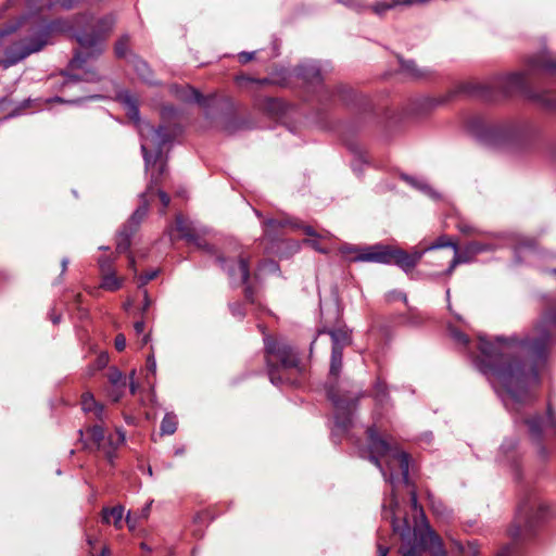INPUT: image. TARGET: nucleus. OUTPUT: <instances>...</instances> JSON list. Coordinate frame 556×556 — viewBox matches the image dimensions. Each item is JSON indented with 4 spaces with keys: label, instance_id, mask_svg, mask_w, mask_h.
Wrapping results in <instances>:
<instances>
[{
    "label": "nucleus",
    "instance_id": "61",
    "mask_svg": "<svg viewBox=\"0 0 556 556\" xmlns=\"http://www.w3.org/2000/svg\"><path fill=\"white\" fill-rule=\"evenodd\" d=\"M151 506H152V501L147 503L144 505V507H142V509L140 510V513L138 515V518L147 519L149 517V514H150V510H151Z\"/></svg>",
    "mask_w": 556,
    "mask_h": 556
},
{
    "label": "nucleus",
    "instance_id": "40",
    "mask_svg": "<svg viewBox=\"0 0 556 556\" xmlns=\"http://www.w3.org/2000/svg\"><path fill=\"white\" fill-rule=\"evenodd\" d=\"M97 402L90 392H86L81 396V408L85 413H91L98 405Z\"/></svg>",
    "mask_w": 556,
    "mask_h": 556
},
{
    "label": "nucleus",
    "instance_id": "2",
    "mask_svg": "<svg viewBox=\"0 0 556 556\" xmlns=\"http://www.w3.org/2000/svg\"><path fill=\"white\" fill-rule=\"evenodd\" d=\"M369 460L379 468L382 477L390 483L391 500L389 506L382 505V516L390 520L392 530L399 534L407 549H401L402 556H419V548L429 549L432 556H445L446 552L439 535L426 525L425 529L410 528L404 517L397 518L399 501L396 490L400 484L409 485V455L392 442L382 438L375 426L367 429Z\"/></svg>",
    "mask_w": 556,
    "mask_h": 556
},
{
    "label": "nucleus",
    "instance_id": "37",
    "mask_svg": "<svg viewBox=\"0 0 556 556\" xmlns=\"http://www.w3.org/2000/svg\"><path fill=\"white\" fill-rule=\"evenodd\" d=\"M68 80H72L74 83L80 80L96 83L100 80V75L93 70H87L83 75L68 74Z\"/></svg>",
    "mask_w": 556,
    "mask_h": 556
},
{
    "label": "nucleus",
    "instance_id": "32",
    "mask_svg": "<svg viewBox=\"0 0 556 556\" xmlns=\"http://www.w3.org/2000/svg\"><path fill=\"white\" fill-rule=\"evenodd\" d=\"M369 245L366 247H356L352 244H343L340 248V252L348 257L350 262H362L361 260H356L361 254H363Z\"/></svg>",
    "mask_w": 556,
    "mask_h": 556
},
{
    "label": "nucleus",
    "instance_id": "12",
    "mask_svg": "<svg viewBox=\"0 0 556 556\" xmlns=\"http://www.w3.org/2000/svg\"><path fill=\"white\" fill-rule=\"evenodd\" d=\"M528 85V74L515 72L493 78L490 83L479 86L483 97L493 100L497 96L506 97L514 92L525 91Z\"/></svg>",
    "mask_w": 556,
    "mask_h": 556
},
{
    "label": "nucleus",
    "instance_id": "19",
    "mask_svg": "<svg viewBox=\"0 0 556 556\" xmlns=\"http://www.w3.org/2000/svg\"><path fill=\"white\" fill-rule=\"evenodd\" d=\"M528 66L532 72L543 71L547 73H556V60L551 59L545 53L531 56L528 61Z\"/></svg>",
    "mask_w": 556,
    "mask_h": 556
},
{
    "label": "nucleus",
    "instance_id": "60",
    "mask_svg": "<svg viewBox=\"0 0 556 556\" xmlns=\"http://www.w3.org/2000/svg\"><path fill=\"white\" fill-rule=\"evenodd\" d=\"M389 299L390 300H395V299H400L402 300L403 302H407V296L405 293L401 292V291H392L389 293Z\"/></svg>",
    "mask_w": 556,
    "mask_h": 556
},
{
    "label": "nucleus",
    "instance_id": "46",
    "mask_svg": "<svg viewBox=\"0 0 556 556\" xmlns=\"http://www.w3.org/2000/svg\"><path fill=\"white\" fill-rule=\"evenodd\" d=\"M459 264H466V260L460 258V256L458 255V248H455V253L453 254V258L450 262L448 267L446 268V270L443 274L446 276H451L453 274L454 269L456 268V266Z\"/></svg>",
    "mask_w": 556,
    "mask_h": 556
},
{
    "label": "nucleus",
    "instance_id": "18",
    "mask_svg": "<svg viewBox=\"0 0 556 556\" xmlns=\"http://www.w3.org/2000/svg\"><path fill=\"white\" fill-rule=\"evenodd\" d=\"M285 226L300 227L298 224H294L290 218H267L263 223L264 237L268 238L270 241L276 240L280 236L281 229Z\"/></svg>",
    "mask_w": 556,
    "mask_h": 556
},
{
    "label": "nucleus",
    "instance_id": "17",
    "mask_svg": "<svg viewBox=\"0 0 556 556\" xmlns=\"http://www.w3.org/2000/svg\"><path fill=\"white\" fill-rule=\"evenodd\" d=\"M447 100H448L447 97H442V98H432V97H428V96L418 97L412 103V105H413L412 111L415 115H425V114L431 112L432 110H434L435 108H438L439 105L445 103Z\"/></svg>",
    "mask_w": 556,
    "mask_h": 556
},
{
    "label": "nucleus",
    "instance_id": "22",
    "mask_svg": "<svg viewBox=\"0 0 556 556\" xmlns=\"http://www.w3.org/2000/svg\"><path fill=\"white\" fill-rule=\"evenodd\" d=\"M131 63H132V67L135 70V72L137 73L138 77L149 84V85H155L156 81L153 80V73L149 66V64L143 61L142 59L138 58V56H134L132 60H131Z\"/></svg>",
    "mask_w": 556,
    "mask_h": 556
},
{
    "label": "nucleus",
    "instance_id": "63",
    "mask_svg": "<svg viewBox=\"0 0 556 556\" xmlns=\"http://www.w3.org/2000/svg\"><path fill=\"white\" fill-rule=\"evenodd\" d=\"M157 194H159V198H160L163 206L167 207L170 202L169 195L163 190H157Z\"/></svg>",
    "mask_w": 556,
    "mask_h": 556
},
{
    "label": "nucleus",
    "instance_id": "50",
    "mask_svg": "<svg viewBox=\"0 0 556 556\" xmlns=\"http://www.w3.org/2000/svg\"><path fill=\"white\" fill-rule=\"evenodd\" d=\"M497 556H517L515 543L507 544L497 554Z\"/></svg>",
    "mask_w": 556,
    "mask_h": 556
},
{
    "label": "nucleus",
    "instance_id": "47",
    "mask_svg": "<svg viewBox=\"0 0 556 556\" xmlns=\"http://www.w3.org/2000/svg\"><path fill=\"white\" fill-rule=\"evenodd\" d=\"M434 441L433 433L431 431H426L421 433L418 438V443L422 448L431 447Z\"/></svg>",
    "mask_w": 556,
    "mask_h": 556
},
{
    "label": "nucleus",
    "instance_id": "13",
    "mask_svg": "<svg viewBox=\"0 0 556 556\" xmlns=\"http://www.w3.org/2000/svg\"><path fill=\"white\" fill-rule=\"evenodd\" d=\"M86 432L89 434L90 442L84 441V430H78L79 440L84 443V447L90 448L92 444L97 450H102L110 463H112L115 457L116 448L119 445H122L126 439L125 431L122 428H116V442L113 440L111 435L105 440L104 428L100 425H93L88 427L86 429Z\"/></svg>",
    "mask_w": 556,
    "mask_h": 556
},
{
    "label": "nucleus",
    "instance_id": "25",
    "mask_svg": "<svg viewBox=\"0 0 556 556\" xmlns=\"http://www.w3.org/2000/svg\"><path fill=\"white\" fill-rule=\"evenodd\" d=\"M402 178L409 184L413 188L421 191L424 194L428 195L429 198L437 200L440 198L439 193L434 191L431 186L427 184L425 179L412 177L408 175H402Z\"/></svg>",
    "mask_w": 556,
    "mask_h": 556
},
{
    "label": "nucleus",
    "instance_id": "8",
    "mask_svg": "<svg viewBox=\"0 0 556 556\" xmlns=\"http://www.w3.org/2000/svg\"><path fill=\"white\" fill-rule=\"evenodd\" d=\"M548 516V506L540 494L533 489L526 490L520 497L508 534L514 542L525 541Z\"/></svg>",
    "mask_w": 556,
    "mask_h": 556
},
{
    "label": "nucleus",
    "instance_id": "31",
    "mask_svg": "<svg viewBox=\"0 0 556 556\" xmlns=\"http://www.w3.org/2000/svg\"><path fill=\"white\" fill-rule=\"evenodd\" d=\"M369 245L366 247H356L352 244H343L340 248V252L348 257L350 262H362L361 260H356L361 254H363Z\"/></svg>",
    "mask_w": 556,
    "mask_h": 556
},
{
    "label": "nucleus",
    "instance_id": "44",
    "mask_svg": "<svg viewBox=\"0 0 556 556\" xmlns=\"http://www.w3.org/2000/svg\"><path fill=\"white\" fill-rule=\"evenodd\" d=\"M448 331H450V334L451 337L459 344H462L463 346H467L468 343H469V338L467 334H465L464 332L453 328V327H448Z\"/></svg>",
    "mask_w": 556,
    "mask_h": 556
},
{
    "label": "nucleus",
    "instance_id": "42",
    "mask_svg": "<svg viewBox=\"0 0 556 556\" xmlns=\"http://www.w3.org/2000/svg\"><path fill=\"white\" fill-rule=\"evenodd\" d=\"M159 269H153L140 275L138 277V288L143 290L144 286L149 281L155 279L159 276Z\"/></svg>",
    "mask_w": 556,
    "mask_h": 556
},
{
    "label": "nucleus",
    "instance_id": "58",
    "mask_svg": "<svg viewBox=\"0 0 556 556\" xmlns=\"http://www.w3.org/2000/svg\"><path fill=\"white\" fill-rule=\"evenodd\" d=\"M91 413L98 420H103L105 418L104 406L100 403H98L97 407Z\"/></svg>",
    "mask_w": 556,
    "mask_h": 556
},
{
    "label": "nucleus",
    "instance_id": "34",
    "mask_svg": "<svg viewBox=\"0 0 556 556\" xmlns=\"http://www.w3.org/2000/svg\"><path fill=\"white\" fill-rule=\"evenodd\" d=\"M403 5V0H381L372 5V10L377 15H383L387 11Z\"/></svg>",
    "mask_w": 556,
    "mask_h": 556
},
{
    "label": "nucleus",
    "instance_id": "16",
    "mask_svg": "<svg viewBox=\"0 0 556 556\" xmlns=\"http://www.w3.org/2000/svg\"><path fill=\"white\" fill-rule=\"evenodd\" d=\"M181 99L186 102L197 103L206 111V116H210L208 109L216 102L217 98L214 94L203 96L199 90L187 87L184 89Z\"/></svg>",
    "mask_w": 556,
    "mask_h": 556
},
{
    "label": "nucleus",
    "instance_id": "26",
    "mask_svg": "<svg viewBox=\"0 0 556 556\" xmlns=\"http://www.w3.org/2000/svg\"><path fill=\"white\" fill-rule=\"evenodd\" d=\"M529 98L540 106L552 110L556 106V93L551 91L529 92Z\"/></svg>",
    "mask_w": 556,
    "mask_h": 556
},
{
    "label": "nucleus",
    "instance_id": "23",
    "mask_svg": "<svg viewBox=\"0 0 556 556\" xmlns=\"http://www.w3.org/2000/svg\"><path fill=\"white\" fill-rule=\"evenodd\" d=\"M371 395L375 400L377 407L382 409L389 405L390 395L388 392L387 384L379 378L377 379V381L374 384V390H372Z\"/></svg>",
    "mask_w": 556,
    "mask_h": 556
},
{
    "label": "nucleus",
    "instance_id": "39",
    "mask_svg": "<svg viewBox=\"0 0 556 556\" xmlns=\"http://www.w3.org/2000/svg\"><path fill=\"white\" fill-rule=\"evenodd\" d=\"M52 2L47 0H28L27 8L30 14L42 11L43 9H51Z\"/></svg>",
    "mask_w": 556,
    "mask_h": 556
},
{
    "label": "nucleus",
    "instance_id": "14",
    "mask_svg": "<svg viewBox=\"0 0 556 556\" xmlns=\"http://www.w3.org/2000/svg\"><path fill=\"white\" fill-rule=\"evenodd\" d=\"M294 72L296 77L301 78L306 84L319 87L320 100L332 99L334 97V91L323 85L325 71L319 62H302L294 68Z\"/></svg>",
    "mask_w": 556,
    "mask_h": 556
},
{
    "label": "nucleus",
    "instance_id": "41",
    "mask_svg": "<svg viewBox=\"0 0 556 556\" xmlns=\"http://www.w3.org/2000/svg\"><path fill=\"white\" fill-rule=\"evenodd\" d=\"M427 253H431L430 250H427V245L420 243L418 247H415L408 255L414 260V263L417 265L424 255Z\"/></svg>",
    "mask_w": 556,
    "mask_h": 556
},
{
    "label": "nucleus",
    "instance_id": "28",
    "mask_svg": "<svg viewBox=\"0 0 556 556\" xmlns=\"http://www.w3.org/2000/svg\"><path fill=\"white\" fill-rule=\"evenodd\" d=\"M123 286V279L116 276L115 270L102 274L100 287L106 291H117Z\"/></svg>",
    "mask_w": 556,
    "mask_h": 556
},
{
    "label": "nucleus",
    "instance_id": "21",
    "mask_svg": "<svg viewBox=\"0 0 556 556\" xmlns=\"http://www.w3.org/2000/svg\"><path fill=\"white\" fill-rule=\"evenodd\" d=\"M332 341V350L343 351L345 346L351 344V333L346 328H336L327 331Z\"/></svg>",
    "mask_w": 556,
    "mask_h": 556
},
{
    "label": "nucleus",
    "instance_id": "64",
    "mask_svg": "<svg viewBox=\"0 0 556 556\" xmlns=\"http://www.w3.org/2000/svg\"><path fill=\"white\" fill-rule=\"evenodd\" d=\"M80 0H58L63 9L70 10Z\"/></svg>",
    "mask_w": 556,
    "mask_h": 556
},
{
    "label": "nucleus",
    "instance_id": "3",
    "mask_svg": "<svg viewBox=\"0 0 556 556\" xmlns=\"http://www.w3.org/2000/svg\"><path fill=\"white\" fill-rule=\"evenodd\" d=\"M115 18L106 14L93 23L92 14L80 13L72 18H58L51 22L38 21L31 26V34L22 42H16L5 50L4 67L12 66L31 53L40 51L50 42L53 34L71 33L78 42V50L70 61L71 70H83L88 60L98 58L103 52V43L112 31Z\"/></svg>",
    "mask_w": 556,
    "mask_h": 556
},
{
    "label": "nucleus",
    "instance_id": "1",
    "mask_svg": "<svg viewBox=\"0 0 556 556\" xmlns=\"http://www.w3.org/2000/svg\"><path fill=\"white\" fill-rule=\"evenodd\" d=\"M554 329L556 306H551L542 313L534 338L497 336L491 341L486 336L479 334L480 356L475 357L473 364L511 414L534 401L531 390L540 383L539 371L546 364Z\"/></svg>",
    "mask_w": 556,
    "mask_h": 556
},
{
    "label": "nucleus",
    "instance_id": "45",
    "mask_svg": "<svg viewBox=\"0 0 556 556\" xmlns=\"http://www.w3.org/2000/svg\"><path fill=\"white\" fill-rule=\"evenodd\" d=\"M409 495H410L412 508L415 511L416 516L419 515L421 517V519H422V522H425V526L428 525L426 522L424 510H422V508L418 504L416 491L414 489H412L409 491Z\"/></svg>",
    "mask_w": 556,
    "mask_h": 556
},
{
    "label": "nucleus",
    "instance_id": "57",
    "mask_svg": "<svg viewBox=\"0 0 556 556\" xmlns=\"http://www.w3.org/2000/svg\"><path fill=\"white\" fill-rule=\"evenodd\" d=\"M303 230H304V232H305L307 236H309V237H314V238H328V237H330V233H329V232H327L326 235H323V236H321V235H318V233L314 230V228H313L312 226H304V227H303Z\"/></svg>",
    "mask_w": 556,
    "mask_h": 556
},
{
    "label": "nucleus",
    "instance_id": "48",
    "mask_svg": "<svg viewBox=\"0 0 556 556\" xmlns=\"http://www.w3.org/2000/svg\"><path fill=\"white\" fill-rule=\"evenodd\" d=\"M258 270L261 273L265 271V273L274 274V273H277L279 270V265H278L277 262H275L273 260H268V261L263 262L260 265Z\"/></svg>",
    "mask_w": 556,
    "mask_h": 556
},
{
    "label": "nucleus",
    "instance_id": "53",
    "mask_svg": "<svg viewBox=\"0 0 556 556\" xmlns=\"http://www.w3.org/2000/svg\"><path fill=\"white\" fill-rule=\"evenodd\" d=\"M146 367H147V370L149 372H151L152 375L155 374V371H156V361H155V357H154L153 354L148 355L147 362H146Z\"/></svg>",
    "mask_w": 556,
    "mask_h": 556
},
{
    "label": "nucleus",
    "instance_id": "62",
    "mask_svg": "<svg viewBox=\"0 0 556 556\" xmlns=\"http://www.w3.org/2000/svg\"><path fill=\"white\" fill-rule=\"evenodd\" d=\"M431 507L434 514L437 515H443L445 507L440 502L431 501Z\"/></svg>",
    "mask_w": 556,
    "mask_h": 556
},
{
    "label": "nucleus",
    "instance_id": "24",
    "mask_svg": "<svg viewBox=\"0 0 556 556\" xmlns=\"http://www.w3.org/2000/svg\"><path fill=\"white\" fill-rule=\"evenodd\" d=\"M402 178L409 184L413 188L421 191L424 194L428 195L429 198L437 200L440 198L439 193L434 191L431 186L427 184L425 179L412 177L408 175H402Z\"/></svg>",
    "mask_w": 556,
    "mask_h": 556
},
{
    "label": "nucleus",
    "instance_id": "5",
    "mask_svg": "<svg viewBox=\"0 0 556 556\" xmlns=\"http://www.w3.org/2000/svg\"><path fill=\"white\" fill-rule=\"evenodd\" d=\"M490 240L484 242L471 241L458 249V255L466 260V264L472 262L478 254L495 251L510 245L514 249L515 262L539 267L542 262L556 260V253L539 249L535 239L519 233H490Z\"/></svg>",
    "mask_w": 556,
    "mask_h": 556
},
{
    "label": "nucleus",
    "instance_id": "15",
    "mask_svg": "<svg viewBox=\"0 0 556 556\" xmlns=\"http://www.w3.org/2000/svg\"><path fill=\"white\" fill-rule=\"evenodd\" d=\"M519 458L518 440L516 438H506L500 446L496 460L500 464L515 466Z\"/></svg>",
    "mask_w": 556,
    "mask_h": 556
},
{
    "label": "nucleus",
    "instance_id": "43",
    "mask_svg": "<svg viewBox=\"0 0 556 556\" xmlns=\"http://www.w3.org/2000/svg\"><path fill=\"white\" fill-rule=\"evenodd\" d=\"M113 264H114V258H112L111 256H101L98 260V265H99V269H100L101 274H105V273L114 270Z\"/></svg>",
    "mask_w": 556,
    "mask_h": 556
},
{
    "label": "nucleus",
    "instance_id": "6",
    "mask_svg": "<svg viewBox=\"0 0 556 556\" xmlns=\"http://www.w3.org/2000/svg\"><path fill=\"white\" fill-rule=\"evenodd\" d=\"M468 127L480 142L493 148L529 149L540 136L538 127L528 122L486 124L476 117L469 122Z\"/></svg>",
    "mask_w": 556,
    "mask_h": 556
},
{
    "label": "nucleus",
    "instance_id": "27",
    "mask_svg": "<svg viewBox=\"0 0 556 556\" xmlns=\"http://www.w3.org/2000/svg\"><path fill=\"white\" fill-rule=\"evenodd\" d=\"M124 516V507L118 505L113 508H104L102 511V521L105 523L113 522L115 527L121 528Z\"/></svg>",
    "mask_w": 556,
    "mask_h": 556
},
{
    "label": "nucleus",
    "instance_id": "35",
    "mask_svg": "<svg viewBox=\"0 0 556 556\" xmlns=\"http://www.w3.org/2000/svg\"><path fill=\"white\" fill-rule=\"evenodd\" d=\"M343 351L332 350L330 361V375L338 377L342 368Z\"/></svg>",
    "mask_w": 556,
    "mask_h": 556
},
{
    "label": "nucleus",
    "instance_id": "49",
    "mask_svg": "<svg viewBox=\"0 0 556 556\" xmlns=\"http://www.w3.org/2000/svg\"><path fill=\"white\" fill-rule=\"evenodd\" d=\"M457 229L464 235H482L481 230H479L466 223H459L457 225Z\"/></svg>",
    "mask_w": 556,
    "mask_h": 556
},
{
    "label": "nucleus",
    "instance_id": "29",
    "mask_svg": "<svg viewBox=\"0 0 556 556\" xmlns=\"http://www.w3.org/2000/svg\"><path fill=\"white\" fill-rule=\"evenodd\" d=\"M177 416L174 413H166L161 421V434L172 435L177 430Z\"/></svg>",
    "mask_w": 556,
    "mask_h": 556
},
{
    "label": "nucleus",
    "instance_id": "9",
    "mask_svg": "<svg viewBox=\"0 0 556 556\" xmlns=\"http://www.w3.org/2000/svg\"><path fill=\"white\" fill-rule=\"evenodd\" d=\"M264 350L266 355L267 374L274 386L289 382L281 370L299 368V353L283 339H274L264 333Z\"/></svg>",
    "mask_w": 556,
    "mask_h": 556
},
{
    "label": "nucleus",
    "instance_id": "4",
    "mask_svg": "<svg viewBox=\"0 0 556 556\" xmlns=\"http://www.w3.org/2000/svg\"><path fill=\"white\" fill-rule=\"evenodd\" d=\"M116 99L125 109L127 116L137 124L144 168L146 172H151L147 191L140 194L141 204L131 214L116 237V252L126 253L130 248L131 237L148 213L149 202L147 194L152 192L153 186H157L161 182V178L166 170V162L162 160V156L165 147L172 141L173 136L163 125L154 127L148 122L140 121L138 99L130 91H118Z\"/></svg>",
    "mask_w": 556,
    "mask_h": 556
},
{
    "label": "nucleus",
    "instance_id": "10",
    "mask_svg": "<svg viewBox=\"0 0 556 556\" xmlns=\"http://www.w3.org/2000/svg\"><path fill=\"white\" fill-rule=\"evenodd\" d=\"M356 260L366 261L368 263L395 264L406 274L410 273L416 267L414 260L406 251L382 243L368 247Z\"/></svg>",
    "mask_w": 556,
    "mask_h": 556
},
{
    "label": "nucleus",
    "instance_id": "36",
    "mask_svg": "<svg viewBox=\"0 0 556 556\" xmlns=\"http://www.w3.org/2000/svg\"><path fill=\"white\" fill-rule=\"evenodd\" d=\"M108 379L114 388H126V378L117 368L110 369Z\"/></svg>",
    "mask_w": 556,
    "mask_h": 556
},
{
    "label": "nucleus",
    "instance_id": "54",
    "mask_svg": "<svg viewBox=\"0 0 556 556\" xmlns=\"http://www.w3.org/2000/svg\"><path fill=\"white\" fill-rule=\"evenodd\" d=\"M307 244H309L314 250H316L319 253L327 254L328 250L319 243V241L315 239H309L305 241Z\"/></svg>",
    "mask_w": 556,
    "mask_h": 556
},
{
    "label": "nucleus",
    "instance_id": "56",
    "mask_svg": "<svg viewBox=\"0 0 556 556\" xmlns=\"http://www.w3.org/2000/svg\"><path fill=\"white\" fill-rule=\"evenodd\" d=\"M115 348L117 351L122 352L126 348V338L124 334L119 333L115 338Z\"/></svg>",
    "mask_w": 556,
    "mask_h": 556
},
{
    "label": "nucleus",
    "instance_id": "33",
    "mask_svg": "<svg viewBox=\"0 0 556 556\" xmlns=\"http://www.w3.org/2000/svg\"><path fill=\"white\" fill-rule=\"evenodd\" d=\"M453 544L455 548H457V551L463 554V556L479 555V546L476 541H468L466 545H464L459 541H454Z\"/></svg>",
    "mask_w": 556,
    "mask_h": 556
},
{
    "label": "nucleus",
    "instance_id": "7",
    "mask_svg": "<svg viewBox=\"0 0 556 556\" xmlns=\"http://www.w3.org/2000/svg\"><path fill=\"white\" fill-rule=\"evenodd\" d=\"M176 229L180 232L181 238L193 243L199 250L205 254L213 256L215 262L227 273L228 278L233 286L245 285L244 295L250 302H253V290L248 285L250 279V266L248 257L240 255L236 261L225 258L218 254L216 249L199 237L200 229L193 223L185 219L181 215L176 216Z\"/></svg>",
    "mask_w": 556,
    "mask_h": 556
},
{
    "label": "nucleus",
    "instance_id": "11",
    "mask_svg": "<svg viewBox=\"0 0 556 556\" xmlns=\"http://www.w3.org/2000/svg\"><path fill=\"white\" fill-rule=\"evenodd\" d=\"M328 397L334 407V425L331 429V440L339 443L341 438L349 433L353 425V414L357 406V399L340 397L332 389L328 391Z\"/></svg>",
    "mask_w": 556,
    "mask_h": 556
},
{
    "label": "nucleus",
    "instance_id": "55",
    "mask_svg": "<svg viewBox=\"0 0 556 556\" xmlns=\"http://www.w3.org/2000/svg\"><path fill=\"white\" fill-rule=\"evenodd\" d=\"M255 53H256L255 51H252V52L242 51V52H240L238 54L239 62L242 63V64H245V63L250 62L251 60H253Z\"/></svg>",
    "mask_w": 556,
    "mask_h": 556
},
{
    "label": "nucleus",
    "instance_id": "38",
    "mask_svg": "<svg viewBox=\"0 0 556 556\" xmlns=\"http://www.w3.org/2000/svg\"><path fill=\"white\" fill-rule=\"evenodd\" d=\"M129 40V36L126 34L119 37L118 40L115 42L114 52L117 58H126L128 52Z\"/></svg>",
    "mask_w": 556,
    "mask_h": 556
},
{
    "label": "nucleus",
    "instance_id": "51",
    "mask_svg": "<svg viewBox=\"0 0 556 556\" xmlns=\"http://www.w3.org/2000/svg\"><path fill=\"white\" fill-rule=\"evenodd\" d=\"M124 390L125 388L112 387L111 390L108 392V395L113 402H118L124 394Z\"/></svg>",
    "mask_w": 556,
    "mask_h": 556
},
{
    "label": "nucleus",
    "instance_id": "52",
    "mask_svg": "<svg viewBox=\"0 0 556 556\" xmlns=\"http://www.w3.org/2000/svg\"><path fill=\"white\" fill-rule=\"evenodd\" d=\"M232 316L242 318L244 316L243 307L240 303H232L229 305Z\"/></svg>",
    "mask_w": 556,
    "mask_h": 556
},
{
    "label": "nucleus",
    "instance_id": "20",
    "mask_svg": "<svg viewBox=\"0 0 556 556\" xmlns=\"http://www.w3.org/2000/svg\"><path fill=\"white\" fill-rule=\"evenodd\" d=\"M400 71L409 79H422L429 75V71L426 68H419L415 61L400 59Z\"/></svg>",
    "mask_w": 556,
    "mask_h": 556
},
{
    "label": "nucleus",
    "instance_id": "59",
    "mask_svg": "<svg viewBox=\"0 0 556 556\" xmlns=\"http://www.w3.org/2000/svg\"><path fill=\"white\" fill-rule=\"evenodd\" d=\"M142 295H143V304H142V312H147L148 308L151 306L152 304V301L149 296V293H148V290L147 289H143L142 290Z\"/></svg>",
    "mask_w": 556,
    "mask_h": 556
},
{
    "label": "nucleus",
    "instance_id": "30",
    "mask_svg": "<svg viewBox=\"0 0 556 556\" xmlns=\"http://www.w3.org/2000/svg\"><path fill=\"white\" fill-rule=\"evenodd\" d=\"M445 248H451L455 253V248H458V244L445 235L438 237L432 243L427 244V250H430L431 253H435L437 251Z\"/></svg>",
    "mask_w": 556,
    "mask_h": 556
}]
</instances>
